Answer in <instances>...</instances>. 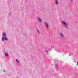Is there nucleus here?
Listing matches in <instances>:
<instances>
[{
	"label": "nucleus",
	"mask_w": 78,
	"mask_h": 78,
	"mask_svg": "<svg viewBox=\"0 0 78 78\" xmlns=\"http://www.w3.org/2000/svg\"><path fill=\"white\" fill-rule=\"evenodd\" d=\"M5 40L6 41H7V40H8V39H7V38L6 37H5L4 38Z\"/></svg>",
	"instance_id": "9d476101"
},
{
	"label": "nucleus",
	"mask_w": 78,
	"mask_h": 78,
	"mask_svg": "<svg viewBox=\"0 0 78 78\" xmlns=\"http://www.w3.org/2000/svg\"><path fill=\"white\" fill-rule=\"evenodd\" d=\"M38 21H39V22H41V19H40V18H38Z\"/></svg>",
	"instance_id": "7ed1b4c3"
},
{
	"label": "nucleus",
	"mask_w": 78,
	"mask_h": 78,
	"mask_svg": "<svg viewBox=\"0 0 78 78\" xmlns=\"http://www.w3.org/2000/svg\"><path fill=\"white\" fill-rule=\"evenodd\" d=\"M62 23L63 24H64V25H66V23H65V22L64 21H62Z\"/></svg>",
	"instance_id": "20e7f679"
},
{
	"label": "nucleus",
	"mask_w": 78,
	"mask_h": 78,
	"mask_svg": "<svg viewBox=\"0 0 78 78\" xmlns=\"http://www.w3.org/2000/svg\"><path fill=\"white\" fill-rule=\"evenodd\" d=\"M60 36L61 37H64V35L62 34V33H60Z\"/></svg>",
	"instance_id": "f03ea898"
},
{
	"label": "nucleus",
	"mask_w": 78,
	"mask_h": 78,
	"mask_svg": "<svg viewBox=\"0 0 78 78\" xmlns=\"http://www.w3.org/2000/svg\"><path fill=\"white\" fill-rule=\"evenodd\" d=\"M3 36L4 37L6 36V34H5V33H3Z\"/></svg>",
	"instance_id": "39448f33"
},
{
	"label": "nucleus",
	"mask_w": 78,
	"mask_h": 78,
	"mask_svg": "<svg viewBox=\"0 0 78 78\" xmlns=\"http://www.w3.org/2000/svg\"><path fill=\"white\" fill-rule=\"evenodd\" d=\"M2 40L3 41H4V37H2Z\"/></svg>",
	"instance_id": "9b49d317"
},
{
	"label": "nucleus",
	"mask_w": 78,
	"mask_h": 78,
	"mask_svg": "<svg viewBox=\"0 0 78 78\" xmlns=\"http://www.w3.org/2000/svg\"><path fill=\"white\" fill-rule=\"evenodd\" d=\"M78 62H77V65H78Z\"/></svg>",
	"instance_id": "f8f14e48"
},
{
	"label": "nucleus",
	"mask_w": 78,
	"mask_h": 78,
	"mask_svg": "<svg viewBox=\"0 0 78 78\" xmlns=\"http://www.w3.org/2000/svg\"><path fill=\"white\" fill-rule=\"evenodd\" d=\"M55 3L56 4V5H58V1H56V2H55Z\"/></svg>",
	"instance_id": "1a4fd4ad"
},
{
	"label": "nucleus",
	"mask_w": 78,
	"mask_h": 78,
	"mask_svg": "<svg viewBox=\"0 0 78 78\" xmlns=\"http://www.w3.org/2000/svg\"><path fill=\"white\" fill-rule=\"evenodd\" d=\"M46 52L47 53V55H48L49 54L48 53L47 51H46Z\"/></svg>",
	"instance_id": "6e6552de"
},
{
	"label": "nucleus",
	"mask_w": 78,
	"mask_h": 78,
	"mask_svg": "<svg viewBox=\"0 0 78 78\" xmlns=\"http://www.w3.org/2000/svg\"><path fill=\"white\" fill-rule=\"evenodd\" d=\"M16 62H18V63H19V60H18L16 59Z\"/></svg>",
	"instance_id": "423d86ee"
},
{
	"label": "nucleus",
	"mask_w": 78,
	"mask_h": 78,
	"mask_svg": "<svg viewBox=\"0 0 78 78\" xmlns=\"http://www.w3.org/2000/svg\"><path fill=\"white\" fill-rule=\"evenodd\" d=\"M5 55L6 56H8V54H7V53H5Z\"/></svg>",
	"instance_id": "0eeeda50"
},
{
	"label": "nucleus",
	"mask_w": 78,
	"mask_h": 78,
	"mask_svg": "<svg viewBox=\"0 0 78 78\" xmlns=\"http://www.w3.org/2000/svg\"><path fill=\"white\" fill-rule=\"evenodd\" d=\"M44 23L45 25V27H46V28H48V24L47 23Z\"/></svg>",
	"instance_id": "f257e3e1"
}]
</instances>
